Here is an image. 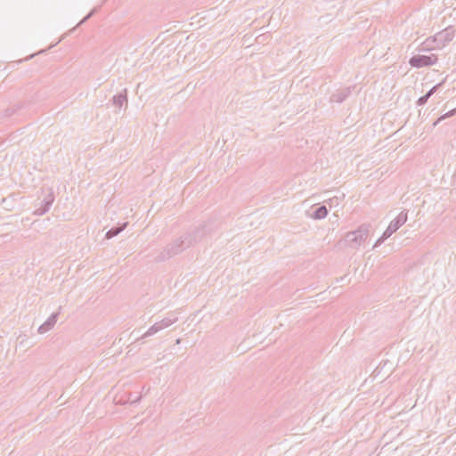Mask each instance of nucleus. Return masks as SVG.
Segmentation results:
<instances>
[{
  "label": "nucleus",
  "mask_w": 456,
  "mask_h": 456,
  "mask_svg": "<svg viewBox=\"0 0 456 456\" xmlns=\"http://www.w3.org/2000/svg\"><path fill=\"white\" fill-rule=\"evenodd\" d=\"M370 230V224H362L356 229L346 232L338 244L343 248L359 250L368 241Z\"/></svg>",
  "instance_id": "obj_1"
},
{
  "label": "nucleus",
  "mask_w": 456,
  "mask_h": 456,
  "mask_svg": "<svg viewBox=\"0 0 456 456\" xmlns=\"http://www.w3.org/2000/svg\"><path fill=\"white\" fill-rule=\"evenodd\" d=\"M456 30L449 26L444 29L428 37L422 43L423 50L432 51L444 48L455 37Z\"/></svg>",
  "instance_id": "obj_2"
},
{
  "label": "nucleus",
  "mask_w": 456,
  "mask_h": 456,
  "mask_svg": "<svg viewBox=\"0 0 456 456\" xmlns=\"http://www.w3.org/2000/svg\"><path fill=\"white\" fill-rule=\"evenodd\" d=\"M196 242L195 235L191 232H186L175 239L172 243L167 247L168 256L176 255L183 249L191 247Z\"/></svg>",
  "instance_id": "obj_3"
},
{
  "label": "nucleus",
  "mask_w": 456,
  "mask_h": 456,
  "mask_svg": "<svg viewBox=\"0 0 456 456\" xmlns=\"http://www.w3.org/2000/svg\"><path fill=\"white\" fill-rule=\"evenodd\" d=\"M178 320L177 317H166L162 319L159 322H155L153 325H151L147 331L142 336V338H146L149 337H151L155 335L156 333L159 332L160 330L168 328L175 322H176Z\"/></svg>",
  "instance_id": "obj_4"
},
{
  "label": "nucleus",
  "mask_w": 456,
  "mask_h": 456,
  "mask_svg": "<svg viewBox=\"0 0 456 456\" xmlns=\"http://www.w3.org/2000/svg\"><path fill=\"white\" fill-rule=\"evenodd\" d=\"M438 61L436 54L430 55H415L410 59L411 66L414 68L429 67L435 65Z\"/></svg>",
  "instance_id": "obj_5"
},
{
  "label": "nucleus",
  "mask_w": 456,
  "mask_h": 456,
  "mask_svg": "<svg viewBox=\"0 0 456 456\" xmlns=\"http://www.w3.org/2000/svg\"><path fill=\"white\" fill-rule=\"evenodd\" d=\"M407 212L402 211L400 214H398L397 216L390 222L387 228L384 231L385 237L389 238L407 222Z\"/></svg>",
  "instance_id": "obj_6"
},
{
  "label": "nucleus",
  "mask_w": 456,
  "mask_h": 456,
  "mask_svg": "<svg viewBox=\"0 0 456 456\" xmlns=\"http://www.w3.org/2000/svg\"><path fill=\"white\" fill-rule=\"evenodd\" d=\"M59 313H53L52 314L46 321L42 323L38 329L37 333L40 335L46 334L47 332L51 331L56 325L58 321Z\"/></svg>",
  "instance_id": "obj_7"
},
{
  "label": "nucleus",
  "mask_w": 456,
  "mask_h": 456,
  "mask_svg": "<svg viewBox=\"0 0 456 456\" xmlns=\"http://www.w3.org/2000/svg\"><path fill=\"white\" fill-rule=\"evenodd\" d=\"M327 215H328V210H327L326 207L322 206V207H319L314 211V213L313 214L312 217L314 219L320 220V219L325 218L327 216Z\"/></svg>",
  "instance_id": "obj_8"
},
{
  "label": "nucleus",
  "mask_w": 456,
  "mask_h": 456,
  "mask_svg": "<svg viewBox=\"0 0 456 456\" xmlns=\"http://www.w3.org/2000/svg\"><path fill=\"white\" fill-rule=\"evenodd\" d=\"M127 226V223H124L122 226L118 228H112L106 232V239L110 240L117 235H118Z\"/></svg>",
  "instance_id": "obj_9"
},
{
  "label": "nucleus",
  "mask_w": 456,
  "mask_h": 456,
  "mask_svg": "<svg viewBox=\"0 0 456 456\" xmlns=\"http://www.w3.org/2000/svg\"><path fill=\"white\" fill-rule=\"evenodd\" d=\"M348 94H349V90H346V93L334 94L331 96V101L335 102H341Z\"/></svg>",
  "instance_id": "obj_10"
},
{
  "label": "nucleus",
  "mask_w": 456,
  "mask_h": 456,
  "mask_svg": "<svg viewBox=\"0 0 456 456\" xmlns=\"http://www.w3.org/2000/svg\"><path fill=\"white\" fill-rule=\"evenodd\" d=\"M53 201V198L52 197L49 200H47L45 202V205L42 209H37L36 211V214L41 216V215H44L45 213H46L49 210L50 206L52 205Z\"/></svg>",
  "instance_id": "obj_11"
},
{
  "label": "nucleus",
  "mask_w": 456,
  "mask_h": 456,
  "mask_svg": "<svg viewBox=\"0 0 456 456\" xmlns=\"http://www.w3.org/2000/svg\"><path fill=\"white\" fill-rule=\"evenodd\" d=\"M456 113V109H453L448 112H446L445 114L442 115L435 123H434V126H436L439 122H441L442 120L445 119V118H448L452 116H453L454 114Z\"/></svg>",
  "instance_id": "obj_12"
},
{
  "label": "nucleus",
  "mask_w": 456,
  "mask_h": 456,
  "mask_svg": "<svg viewBox=\"0 0 456 456\" xmlns=\"http://www.w3.org/2000/svg\"><path fill=\"white\" fill-rule=\"evenodd\" d=\"M388 237H385V233L383 232L382 235L375 241L373 244V248H378L380 246Z\"/></svg>",
  "instance_id": "obj_13"
},
{
  "label": "nucleus",
  "mask_w": 456,
  "mask_h": 456,
  "mask_svg": "<svg viewBox=\"0 0 456 456\" xmlns=\"http://www.w3.org/2000/svg\"><path fill=\"white\" fill-rule=\"evenodd\" d=\"M125 101L126 98L123 95H118L114 97V102L118 106H121Z\"/></svg>",
  "instance_id": "obj_14"
},
{
  "label": "nucleus",
  "mask_w": 456,
  "mask_h": 456,
  "mask_svg": "<svg viewBox=\"0 0 456 456\" xmlns=\"http://www.w3.org/2000/svg\"><path fill=\"white\" fill-rule=\"evenodd\" d=\"M428 99H429V98H428V95L425 94V95H423V96H421V97H419V98L418 99V101H417V104H418L419 106H422V105H424V104L428 102Z\"/></svg>",
  "instance_id": "obj_15"
},
{
  "label": "nucleus",
  "mask_w": 456,
  "mask_h": 456,
  "mask_svg": "<svg viewBox=\"0 0 456 456\" xmlns=\"http://www.w3.org/2000/svg\"><path fill=\"white\" fill-rule=\"evenodd\" d=\"M441 86V83L440 84H437L436 86H434L426 94L428 95V98L431 97V95H433L434 93L436 92V90L438 89V87Z\"/></svg>",
  "instance_id": "obj_16"
},
{
  "label": "nucleus",
  "mask_w": 456,
  "mask_h": 456,
  "mask_svg": "<svg viewBox=\"0 0 456 456\" xmlns=\"http://www.w3.org/2000/svg\"><path fill=\"white\" fill-rule=\"evenodd\" d=\"M93 13H94V11H92L86 17H85L84 20L81 21V23L84 22L85 20H86L88 18H90Z\"/></svg>",
  "instance_id": "obj_17"
}]
</instances>
